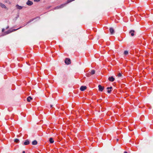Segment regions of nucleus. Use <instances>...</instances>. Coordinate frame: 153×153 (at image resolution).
Returning a JSON list of instances; mask_svg holds the SVG:
<instances>
[{
    "label": "nucleus",
    "mask_w": 153,
    "mask_h": 153,
    "mask_svg": "<svg viewBox=\"0 0 153 153\" xmlns=\"http://www.w3.org/2000/svg\"><path fill=\"white\" fill-rule=\"evenodd\" d=\"M37 144V142L36 140H34L32 142V144L33 145H35Z\"/></svg>",
    "instance_id": "nucleus-12"
},
{
    "label": "nucleus",
    "mask_w": 153,
    "mask_h": 153,
    "mask_svg": "<svg viewBox=\"0 0 153 153\" xmlns=\"http://www.w3.org/2000/svg\"><path fill=\"white\" fill-rule=\"evenodd\" d=\"M117 76H118V77H121L122 76V75L120 73H119L118 74Z\"/></svg>",
    "instance_id": "nucleus-18"
},
{
    "label": "nucleus",
    "mask_w": 153,
    "mask_h": 153,
    "mask_svg": "<svg viewBox=\"0 0 153 153\" xmlns=\"http://www.w3.org/2000/svg\"><path fill=\"white\" fill-rule=\"evenodd\" d=\"M98 87L99 91L101 92L104 89V87L100 85H98Z\"/></svg>",
    "instance_id": "nucleus-2"
},
{
    "label": "nucleus",
    "mask_w": 153,
    "mask_h": 153,
    "mask_svg": "<svg viewBox=\"0 0 153 153\" xmlns=\"http://www.w3.org/2000/svg\"><path fill=\"white\" fill-rule=\"evenodd\" d=\"M33 19H32V20H30V21H29L27 22V23H30V22H31V21H33Z\"/></svg>",
    "instance_id": "nucleus-20"
},
{
    "label": "nucleus",
    "mask_w": 153,
    "mask_h": 153,
    "mask_svg": "<svg viewBox=\"0 0 153 153\" xmlns=\"http://www.w3.org/2000/svg\"><path fill=\"white\" fill-rule=\"evenodd\" d=\"M21 27H20L19 28H18V29H13L12 30V31H10V30H8V31H7L6 33L7 34H8L9 33H10L12 32H13V31H16V30H17L20 28Z\"/></svg>",
    "instance_id": "nucleus-8"
},
{
    "label": "nucleus",
    "mask_w": 153,
    "mask_h": 153,
    "mask_svg": "<svg viewBox=\"0 0 153 153\" xmlns=\"http://www.w3.org/2000/svg\"><path fill=\"white\" fill-rule=\"evenodd\" d=\"M30 143L29 140H26L25 142L24 143V144L25 145H26L29 144Z\"/></svg>",
    "instance_id": "nucleus-10"
},
{
    "label": "nucleus",
    "mask_w": 153,
    "mask_h": 153,
    "mask_svg": "<svg viewBox=\"0 0 153 153\" xmlns=\"http://www.w3.org/2000/svg\"><path fill=\"white\" fill-rule=\"evenodd\" d=\"M134 32H135V31H134V30H131L129 31V33H131V36H134Z\"/></svg>",
    "instance_id": "nucleus-9"
},
{
    "label": "nucleus",
    "mask_w": 153,
    "mask_h": 153,
    "mask_svg": "<svg viewBox=\"0 0 153 153\" xmlns=\"http://www.w3.org/2000/svg\"><path fill=\"white\" fill-rule=\"evenodd\" d=\"M90 73L91 75H93V74H94L95 73V70H91Z\"/></svg>",
    "instance_id": "nucleus-15"
},
{
    "label": "nucleus",
    "mask_w": 153,
    "mask_h": 153,
    "mask_svg": "<svg viewBox=\"0 0 153 153\" xmlns=\"http://www.w3.org/2000/svg\"><path fill=\"white\" fill-rule=\"evenodd\" d=\"M35 1L38 2L40 1V0H34Z\"/></svg>",
    "instance_id": "nucleus-21"
},
{
    "label": "nucleus",
    "mask_w": 153,
    "mask_h": 153,
    "mask_svg": "<svg viewBox=\"0 0 153 153\" xmlns=\"http://www.w3.org/2000/svg\"><path fill=\"white\" fill-rule=\"evenodd\" d=\"M32 98L30 96H29L27 98V101L28 102H30V100H32Z\"/></svg>",
    "instance_id": "nucleus-14"
},
{
    "label": "nucleus",
    "mask_w": 153,
    "mask_h": 153,
    "mask_svg": "<svg viewBox=\"0 0 153 153\" xmlns=\"http://www.w3.org/2000/svg\"><path fill=\"white\" fill-rule=\"evenodd\" d=\"M50 106H51V108H52L53 107V105H51Z\"/></svg>",
    "instance_id": "nucleus-25"
},
{
    "label": "nucleus",
    "mask_w": 153,
    "mask_h": 153,
    "mask_svg": "<svg viewBox=\"0 0 153 153\" xmlns=\"http://www.w3.org/2000/svg\"><path fill=\"white\" fill-rule=\"evenodd\" d=\"M117 141H118V140H119L118 139H117Z\"/></svg>",
    "instance_id": "nucleus-28"
},
{
    "label": "nucleus",
    "mask_w": 153,
    "mask_h": 153,
    "mask_svg": "<svg viewBox=\"0 0 153 153\" xmlns=\"http://www.w3.org/2000/svg\"><path fill=\"white\" fill-rule=\"evenodd\" d=\"M111 90H108L107 91V92L108 93H111Z\"/></svg>",
    "instance_id": "nucleus-19"
},
{
    "label": "nucleus",
    "mask_w": 153,
    "mask_h": 153,
    "mask_svg": "<svg viewBox=\"0 0 153 153\" xmlns=\"http://www.w3.org/2000/svg\"><path fill=\"white\" fill-rule=\"evenodd\" d=\"M109 87L110 89H111L112 88V87Z\"/></svg>",
    "instance_id": "nucleus-24"
},
{
    "label": "nucleus",
    "mask_w": 153,
    "mask_h": 153,
    "mask_svg": "<svg viewBox=\"0 0 153 153\" xmlns=\"http://www.w3.org/2000/svg\"><path fill=\"white\" fill-rule=\"evenodd\" d=\"M14 142L16 143H18L19 142V140L17 139H14Z\"/></svg>",
    "instance_id": "nucleus-16"
},
{
    "label": "nucleus",
    "mask_w": 153,
    "mask_h": 153,
    "mask_svg": "<svg viewBox=\"0 0 153 153\" xmlns=\"http://www.w3.org/2000/svg\"><path fill=\"white\" fill-rule=\"evenodd\" d=\"M22 153H25V151H24L22 152Z\"/></svg>",
    "instance_id": "nucleus-26"
},
{
    "label": "nucleus",
    "mask_w": 153,
    "mask_h": 153,
    "mask_svg": "<svg viewBox=\"0 0 153 153\" xmlns=\"http://www.w3.org/2000/svg\"><path fill=\"white\" fill-rule=\"evenodd\" d=\"M65 63L67 65H69L71 64V60L70 59L66 58L65 60Z\"/></svg>",
    "instance_id": "nucleus-1"
},
{
    "label": "nucleus",
    "mask_w": 153,
    "mask_h": 153,
    "mask_svg": "<svg viewBox=\"0 0 153 153\" xmlns=\"http://www.w3.org/2000/svg\"><path fill=\"white\" fill-rule=\"evenodd\" d=\"M49 142L50 143H52L54 142V140L51 137L49 139Z\"/></svg>",
    "instance_id": "nucleus-13"
},
{
    "label": "nucleus",
    "mask_w": 153,
    "mask_h": 153,
    "mask_svg": "<svg viewBox=\"0 0 153 153\" xmlns=\"http://www.w3.org/2000/svg\"><path fill=\"white\" fill-rule=\"evenodd\" d=\"M110 32L111 34H113L114 33V31L113 28L112 27H111L109 29Z\"/></svg>",
    "instance_id": "nucleus-6"
},
{
    "label": "nucleus",
    "mask_w": 153,
    "mask_h": 153,
    "mask_svg": "<svg viewBox=\"0 0 153 153\" xmlns=\"http://www.w3.org/2000/svg\"><path fill=\"white\" fill-rule=\"evenodd\" d=\"M33 3L32 1H31L29 0H28L26 2V4L28 6H31L33 5Z\"/></svg>",
    "instance_id": "nucleus-3"
},
{
    "label": "nucleus",
    "mask_w": 153,
    "mask_h": 153,
    "mask_svg": "<svg viewBox=\"0 0 153 153\" xmlns=\"http://www.w3.org/2000/svg\"><path fill=\"white\" fill-rule=\"evenodd\" d=\"M107 89L108 90H109V89H110V88H109V87H107Z\"/></svg>",
    "instance_id": "nucleus-23"
},
{
    "label": "nucleus",
    "mask_w": 153,
    "mask_h": 153,
    "mask_svg": "<svg viewBox=\"0 0 153 153\" xmlns=\"http://www.w3.org/2000/svg\"><path fill=\"white\" fill-rule=\"evenodd\" d=\"M16 7L17 9L19 10L22 9L23 7L19 6L18 4H16Z\"/></svg>",
    "instance_id": "nucleus-4"
},
{
    "label": "nucleus",
    "mask_w": 153,
    "mask_h": 153,
    "mask_svg": "<svg viewBox=\"0 0 153 153\" xmlns=\"http://www.w3.org/2000/svg\"><path fill=\"white\" fill-rule=\"evenodd\" d=\"M6 2H7V0H6V1H5Z\"/></svg>",
    "instance_id": "nucleus-29"
},
{
    "label": "nucleus",
    "mask_w": 153,
    "mask_h": 153,
    "mask_svg": "<svg viewBox=\"0 0 153 153\" xmlns=\"http://www.w3.org/2000/svg\"><path fill=\"white\" fill-rule=\"evenodd\" d=\"M9 27V26H8V27H7L6 28V29H7Z\"/></svg>",
    "instance_id": "nucleus-27"
},
{
    "label": "nucleus",
    "mask_w": 153,
    "mask_h": 153,
    "mask_svg": "<svg viewBox=\"0 0 153 153\" xmlns=\"http://www.w3.org/2000/svg\"><path fill=\"white\" fill-rule=\"evenodd\" d=\"M4 29L3 28V29H2V32H3L4 31Z\"/></svg>",
    "instance_id": "nucleus-22"
},
{
    "label": "nucleus",
    "mask_w": 153,
    "mask_h": 153,
    "mask_svg": "<svg viewBox=\"0 0 153 153\" xmlns=\"http://www.w3.org/2000/svg\"><path fill=\"white\" fill-rule=\"evenodd\" d=\"M128 53V51H124V54L125 55H127Z\"/></svg>",
    "instance_id": "nucleus-17"
},
{
    "label": "nucleus",
    "mask_w": 153,
    "mask_h": 153,
    "mask_svg": "<svg viewBox=\"0 0 153 153\" xmlns=\"http://www.w3.org/2000/svg\"><path fill=\"white\" fill-rule=\"evenodd\" d=\"M86 88L87 87L86 86H82L80 88V89L81 91H83L86 89Z\"/></svg>",
    "instance_id": "nucleus-5"
},
{
    "label": "nucleus",
    "mask_w": 153,
    "mask_h": 153,
    "mask_svg": "<svg viewBox=\"0 0 153 153\" xmlns=\"http://www.w3.org/2000/svg\"><path fill=\"white\" fill-rule=\"evenodd\" d=\"M0 6L2 8H5V9L7 8L6 6L4 4L1 2H0Z\"/></svg>",
    "instance_id": "nucleus-11"
},
{
    "label": "nucleus",
    "mask_w": 153,
    "mask_h": 153,
    "mask_svg": "<svg viewBox=\"0 0 153 153\" xmlns=\"http://www.w3.org/2000/svg\"><path fill=\"white\" fill-rule=\"evenodd\" d=\"M108 79L110 81L112 82L114 81L115 79L113 77V76H111L109 77L108 78Z\"/></svg>",
    "instance_id": "nucleus-7"
}]
</instances>
